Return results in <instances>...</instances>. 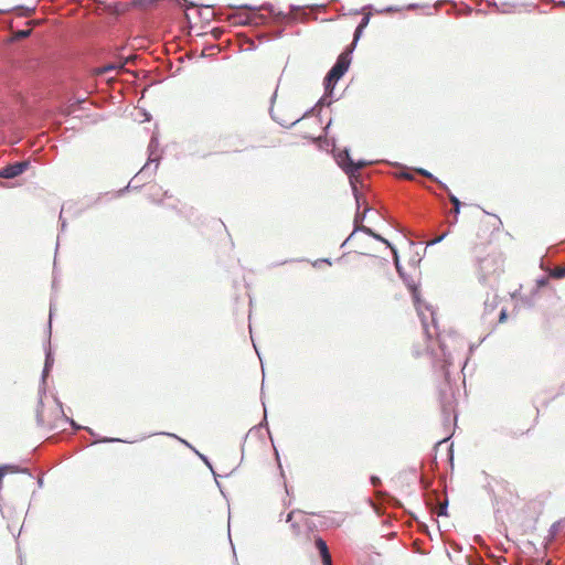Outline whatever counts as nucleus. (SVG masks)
I'll return each mask as SVG.
<instances>
[{
    "instance_id": "3",
    "label": "nucleus",
    "mask_w": 565,
    "mask_h": 565,
    "mask_svg": "<svg viewBox=\"0 0 565 565\" xmlns=\"http://www.w3.org/2000/svg\"><path fill=\"white\" fill-rule=\"evenodd\" d=\"M305 115L296 111L294 114H286L285 107L281 105L271 106V117L276 119L281 126H294L298 120H300Z\"/></svg>"
},
{
    "instance_id": "11",
    "label": "nucleus",
    "mask_w": 565,
    "mask_h": 565,
    "mask_svg": "<svg viewBox=\"0 0 565 565\" xmlns=\"http://www.w3.org/2000/svg\"><path fill=\"white\" fill-rule=\"evenodd\" d=\"M552 275L555 276L557 279H561V277H565V266L556 267Z\"/></svg>"
},
{
    "instance_id": "18",
    "label": "nucleus",
    "mask_w": 565,
    "mask_h": 565,
    "mask_svg": "<svg viewBox=\"0 0 565 565\" xmlns=\"http://www.w3.org/2000/svg\"><path fill=\"white\" fill-rule=\"evenodd\" d=\"M419 173L426 175V178H431V173L425 171V170H419Z\"/></svg>"
},
{
    "instance_id": "21",
    "label": "nucleus",
    "mask_w": 565,
    "mask_h": 565,
    "mask_svg": "<svg viewBox=\"0 0 565 565\" xmlns=\"http://www.w3.org/2000/svg\"><path fill=\"white\" fill-rule=\"evenodd\" d=\"M547 565H551V563H548Z\"/></svg>"
},
{
    "instance_id": "16",
    "label": "nucleus",
    "mask_w": 565,
    "mask_h": 565,
    "mask_svg": "<svg viewBox=\"0 0 565 565\" xmlns=\"http://www.w3.org/2000/svg\"><path fill=\"white\" fill-rule=\"evenodd\" d=\"M402 178L407 179V180H412L413 179V174L408 173V172H403L402 173Z\"/></svg>"
},
{
    "instance_id": "2",
    "label": "nucleus",
    "mask_w": 565,
    "mask_h": 565,
    "mask_svg": "<svg viewBox=\"0 0 565 565\" xmlns=\"http://www.w3.org/2000/svg\"><path fill=\"white\" fill-rule=\"evenodd\" d=\"M339 164L343 171L349 174L351 182L354 183V180L358 179L356 173L363 169L367 162L363 160L354 161L351 159L349 152L344 151L343 154L339 156Z\"/></svg>"
},
{
    "instance_id": "10",
    "label": "nucleus",
    "mask_w": 565,
    "mask_h": 565,
    "mask_svg": "<svg viewBox=\"0 0 565 565\" xmlns=\"http://www.w3.org/2000/svg\"><path fill=\"white\" fill-rule=\"evenodd\" d=\"M362 231H363L364 233H366V234H369V235H371V236H373V237L377 238L380 242H383V243H385V244H387V245H388V243H387L386 238H384V237L380 236L379 234L373 233V232H372V230H371L370 227H365V226H364V227H362Z\"/></svg>"
},
{
    "instance_id": "12",
    "label": "nucleus",
    "mask_w": 565,
    "mask_h": 565,
    "mask_svg": "<svg viewBox=\"0 0 565 565\" xmlns=\"http://www.w3.org/2000/svg\"><path fill=\"white\" fill-rule=\"evenodd\" d=\"M116 66H114V64H107L106 66L102 67V68H98L95 71L96 74H103V73H107L111 70H115Z\"/></svg>"
},
{
    "instance_id": "4",
    "label": "nucleus",
    "mask_w": 565,
    "mask_h": 565,
    "mask_svg": "<svg viewBox=\"0 0 565 565\" xmlns=\"http://www.w3.org/2000/svg\"><path fill=\"white\" fill-rule=\"evenodd\" d=\"M29 161H20L6 166L0 171V178L13 179L20 175L28 168Z\"/></svg>"
},
{
    "instance_id": "15",
    "label": "nucleus",
    "mask_w": 565,
    "mask_h": 565,
    "mask_svg": "<svg viewBox=\"0 0 565 565\" xmlns=\"http://www.w3.org/2000/svg\"><path fill=\"white\" fill-rule=\"evenodd\" d=\"M507 319H508V312H507L505 309H502L501 312H500L499 320H500V322H504V321H507Z\"/></svg>"
},
{
    "instance_id": "14",
    "label": "nucleus",
    "mask_w": 565,
    "mask_h": 565,
    "mask_svg": "<svg viewBox=\"0 0 565 565\" xmlns=\"http://www.w3.org/2000/svg\"><path fill=\"white\" fill-rule=\"evenodd\" d=\"M30 30H24V31H19L15 33V36L18 39H25V36H28L30 34Z\"/></svg>"
},
{
    "instance_id": "19",
    "label": "nucleus",
    "mask_w": 565,
    "mask_h": 565,
    "mask_svg": "<svg viewBox=\"0 0 565 565\" xmlns=\"http://www.w3.org/2000/svg\"><path fill=\"white\" fill-rule=\"evenodd\" d=\"M444 237H445V235H441V236H439V237L435 238V241L433 242V244H436V243L441 242Z\"/></svg>"
},
{
    "instance_id": "20",
    "label": "nucleus",
    "mask_w": 565,
    "mask_h": 565,
    "mask_svg": "<svg viewBox=\"0 0 565 565\" xmlns=\"http://www.w3.org/2000/svg\"><path fill=\"white\" fill-rule=\"evenodd\" d=\"M393 252H394V255H395V264H396V267H397V268H399V267H398V260H397L396 250H394V248H393Z\"/></svg>"
},
{
    "instance_id": "6",
    "label": "nucleus",
    "mask_w": 565,
    "mask_h": 565,
    "mask_svg": "<svg viewBox=\"0 0 565 565\" xmlns=\"http://www.w3.org/2000/svg\"><path fill=\"white\" fill-rule=\"evenodd\" d=\"M305 520V515L301 512H289L287 522L290 524V527L292 530V533L295 535L299 534L300 532V522Z\"/></svg>"
},
{
    "instance_id": "13",
    "label": "nucleus",
    "mask_w": 565,
    "mask_h": 565,
    "mask_svg": "<svg viewBox=\"0 0 565 565\" xmlns=\"http://www.w3.org/2000/svg\"><path fill=\"white\" fill-rule=\"evenodd\" d=\"M447 502H444V503H440L438 509H437V514L438 515H446L447 514Z\"/></svg>"
},
{
    "instance_id": "1",
    "label": "nucleus",
    "mask_w": 565,
    "mask_h": 565,
    "mask_svg": "<svg viewBox=\"0 0 565 565\" xmlns=\"http://www.w3.org/2000/svg\"><path fill=\"white\" fill-rule=\"evenodd\" d=\"M353 45L351 47L344 50L342 53L339 54L338 61L335 62L334 66H332L326 78H324V88L329 92V94L334 88L335 84L338 83V79H340L342 76L345 75L348 72L350 64H351V53L353 51Z\"/></svg>"
},
{
    "instance_id": "9",
    "label": "nucleus",
    "mask_w": 565,
    "mask_h": 565,
    "mask_svg": "<svg viewBox=\"0 0 565 565\" xmlns=\"http://www.w3.org/2000/svg\"><path fill=\"white\" fill-rule=\"evenodd\" d=\"M367 22H369V18L367 17L363 18L362 23H360L358 25V28H356V30L354 32V41L353 42L359 40V36H360L361 32L363 31V28L366 25Z\"/></svg>"
},
{
    "instance_id": "5",
    "label": "nucleus",
    "mask_w": 565,
    "mask_h": 565,
    "mask_svg": "<svg viewBox=\"0 0 565 565\" xmlns=\"http://www.w3.org/2000/svg\"><path fill=\"white\" fill-rule=\"evenodd\" d=\"M316 548L320 552V558L322 561L323 565H332L331 556H330V550L328 547V544L321 537H317L315 540Z\"/></svg>"
},
{
    "instance_id": "17",
    "label": "nucleus",
    "mask_w": 565,
    "mask_h": 565,
    "mask_svg": "<svg viewBox=\"0 0 565 565\" xmlns=\"http://www.w3.org/2000/svg\"><path fill=\"white\" fill-rule=\"evenodd\" d=\"M371 482H372V484H373V486H379V484H380V479H379V477H372V478H371Z\"/></svg>"
},
{
    "instance_id": "7",
    "label": "nucleus",
    "mask_w": 565,
    "mask_h": 565,
    "mask_svg": "<svg viewBox=\"0 0 565 565\" xmlns=\"http://www.w3.org/2000/svg\"><path fill=\"white\" fill-rule=\"evenodd\" d=\"M444 190H446L448 192V196H449V200L452 204V214H454V222H457L458 220V216H459V213H460V201L458 198H456L454 194H451V192L449 191V189L446 186V185H441Z\"/></svg>"
},
{
    "instance_id": "8",
    "label": "nucleus",
    "mask_w": 565,
    "mask_h": 565,
    "mask_svg": "<svg viewBox=\"0 0 565 565\" xmlns=\"http://www.w3.org/2000/svg\"><path fill=\"white\" fill-rule=\"evenodd\" d=\"M20 469L15 466H2L0 467V489L2 488V479L7 473H17Z\"/></svg>"
}]
</instances>
